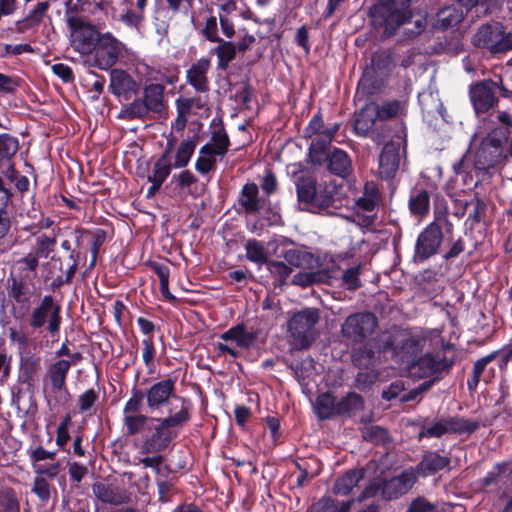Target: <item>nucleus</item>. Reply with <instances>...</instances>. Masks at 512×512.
Masks as SVG:
<instances>
[{"label":"nucleus","instance_id":"f257e3e1","mask_svg":"<svg viewBox=\"0 0 512 512\" xmlns=\"http://www.w3.org/2000/svg\"><path fill=\"white\" fill-rule=\"evenodd\" d=\"M183 404L173 414L151 418V425L143 436L142 453H161L178 436L179 430L190 422L192 413H189L188 403L183 401Z\"/></svg>","mask_w":512,"mask_h":512},{"label":"nucleus","instance_id":"f03ea898","mask_svg":"<svg viewBox=\"0 0 512 512\" xmlns=\"http://www.w3.org/2000/svg\"><path fill=\"white\" fill-rule=\"evenodd\" d=\"M411 0H379L369 9L370 23L382 39L396 31L412 18Z\"/></svg>","mask_w":512,"mask_h":512},{"label":"nucleus","instance_id":"7ed1b4c3","mask_svg":"<svg viewBox=\"0 0 512 512\" xmlns=\"http://www.w3.org/2000/svg\"><path fill=\"white\" fill-rule=\"evenodd\" d=\"M506 129H492L485 137L481 138L474 149L473 167L483 173L502 165L507 160L505 147L507 144Z\"/></svg>","mask_w":512,"mask_h":512},{"label":"nucleus","instance_id":"20e7f679","mask_svg":"<svg viewBox=\"0 0 512 512\" xmlns=\"http://www.w3.org/2000/svg\"><path fill=\"white\" fill-rule=\"evenodd\" d=\"M175 380L166 378L151 385L146 394V406L151 413L166 412L167 415L175 413L182 406L183 401L188 403L189 413H192V403L189 399L176 394Z\"/></svg>","mask_w":512,"mask_h":512},{"label":"nucleus","instance_id":"39448f33","mask_svg":"<svg viewBox=\"0 0 512 512\" xmlns=\"http://www.w3.org/2000/svg\"><path fill=\"white\" fill-rule=\"evenodd\" d=\"M471 42L476 48L493 55L502 54L512 50V32H506L502 23L492 21L480 25Z\"/></svg>","mask_w":512,"mask_h":512},{"label":"nucleus","instance_id":"423d86ee","mask_svg":"<svg viewBox=\"0 0 512 512\" xmlns=\"http://www.w3.org/2000/svg\"><path fill=\"white\" fill-rule=\"evenodd\" d=\"M320 320V311L316 308H305L295 313L288 322V331L296 349L309 348L317 337L316 324Z\"/></svg>","mask_w":512,"mask_h":512},{"label":"nucleus","instance_id":"0eeeda50","mask_svg":"<svg viewBox=\"0 0 512 512\" xmlns=\"http://www.w3.org/2000/svg\"><path fill=\"white\" fill-rule=\"evenodd\" d=\"M354 131L359 136L370 137L377 144L390 136V127L379 119L374 103L365 105L356 114Z\"/></svg>","mask_w":512,"mask_h":512},{"label":"nucleus","instance_id":"6e6552de","mask_svg":"<svg viewBox=\"0 0 512 512\" xmlns=\"http://www.w3.org/2000/svg\"><path fill=\"white\" fill-rule=\"evenodd\" d=\"M7 294L14 304L13 310L15 317L26 315L32 305V298L36 292L35 281L30 278L20 277L11 273L7 279Z\"/></svg>","mask_w":512,"mask_h":512},{"label":"nucleus","instance_id":"1a4fd4ad","mask_svg":"<svg viewBox=\"0 0 512 512\" xmlns=\"http://www.w3.org/2000/svg\"><path fill=\"white\" fill-rule=\"evenodd\" d=\"M423 344V339L400 331L386 341L384 349L391 351L398 362L409 366L422 352Z\"/></svg>","mask_w":512,"mask_h":512},{"label":"nucleus","instance_id":"9d476101","mask_svg":"<svg viewBox=\"0 0 512 512\" xmlns=\"http://www.w3.org/2000/svg\"><path fill=\"white\" fill-rule=\"evenodd\" d=\"M377 325L378 320L373 313H353L342 323L341 334L348 341L361 344L374 333Z\"/></svg>","mask_w":512,"mask_h":512},{"label":"nucleus","instance_id":"9b49d317","mask_svg":"<svg viewBox=\"0 0 512 512\" xmlns=\"http://www.w3.org/2000/svg\"><path fill=\"white\" fill-rule=\"evenodd\" d=\"M61 307L57 304L51 295L43 297L37 307H35L29 318V325L33 329H40L47 324V330L54 336L60 330Z\"/></svg>","mask_w":512,"mask_h":512},{"label":"nucleus","instance_id":"f8f14e48","mask_svg":"<svg viewBox=\"0 0 512 512\" xmlns=\"http://www.w3.org/2000/svg\"><path fill=\"white\" fill-rule=\"evenodd\" d=\"M67 23L76 49L81 53L92 52L103 34L96 26L78 16L69 17Z\"/></svg>","mask_w":512,"mask_h":512},{"label":"nucleus","instance_id":"ddd939ff","mask_svg":"<svg viewBox=\"0 0 512 512\" xmlns=\"http://www.w3.org/2000/svg\"><path fill=\"white\" fill-rule=\"evenodd\" d=\"M443 242L442 227L438 220L430 223L418 236L414 258L420 261L438 253Z\"/></svg>","mask_w":512,"mask_h":512},{"label":"nucleus","instance_id":"4468645a","mask_svg":"<svg viewBox=\"0 0 512 512\" xmlns=\"http://www.w3.org/2000/svg\"><path fill=\"white\" fill-rule=\"evenodd\" d=\"M124 45L111 33H104L94 48L95 65L102 70L111 68L119 59Z\"/></svg>","mask_w":512,"mask_h":512},{"label":"nucleus","instance_id":"2eb2a0df","mask_svg":"<svg viewBox=\"0 0 512 512\" xmlns=\"http://www.w3.org/2000/svg\"><path fill=\"white\" fill-rule=\"evenodd\" d=\"M496 88L498 84L492 80H483L470 85L469 96L477 115L486 113L497 105Z\"/></svg>","mask_w":512,"mask_h":512},{"label":"nucleus","instance_id":"dca6fc26","mask_svg":"<svg viewBox=\"0 0 512 512\" xmlns=\"http://www.w3.org/2000/svg\"><path fill=\"white\" fill-rule=\"evenodd\" d=\"M453 361L448 360L444 355L425 354L416 358L409 367L418 374L419 377H426L434 374H440L443 371H449Z\"/></svg>","mask_w":512,"mask_h":512},{"label":"nucleus","instance_id":"f3484780","mask_svg":"<svg viewBox=\"0 0 512 512\" xmlns=\"http://www.w3.org/2000/svg\"><path fill=\"white\" fill-rule=\"evenodd\" d=\"M92 492L99 501L110 505L128 504L131 501L130 493L124 487L113 483L95 482Z\"/></svg>","mask_w":512,"mask_h":512},{"label":"nucleus","instance_id":"a211bd4d","mask_svg":"<svg viewBox=\"0 0 512 512\" xmlns=\"http://www.w3.org/2000/svg\"><path fill=\"white\" fill-rule=\"evenodd\" d=\"M415 481V475L407 471L390 480L382 481V498L393 500L401 497L413 487Z\"/></svg>","mask_w":512,"mask_h":512},{"label":"nucleus","instance_id":"6ab92c4d","mask_svg":"<svg viewBox=\"0 0 512 512\" xmlns=\"http://www.w3.org/2000/svg\"><path fill=\"white\" fill-rule=\"evenodd\" d=\"M400 142H387L379 157V171L382 178L391 179L395 176L400 164Z\"/></svg>","mask_w":512,"mask_h":512},{"label":"nucleus","instance_id":"aec40b11","mask_svg":"<svg viewBox=\"0 0 512 512\" xmlns=\"http://www.w3.org/2000/svg\"><path fill=\"white\" fill-rule=\"evenodd\" d=\"M297 199L303 210L313 212L317 197V180L308 174L299 176L296 181Z\"/></svg>","mask_w":512,"mask_h":512},{"label":"nucleus","instance_id":"412c9836","mask_svg":"<svg viewBox=\"0 0 512 512\" xmlns=\"http://www.w3.org/2000/svg\"><path fill=\"white\" fill-rule=\"evenodd\" d=\"M389 78L365 67L358 83V93L365 96L380 95L386 90Z\"/></svg>","mask_w":512,"mask_h":512},{"label":"nucleus","instance_id":"4be33fe9","mask_svg":"<svg viewBox=\"0 0 512 512\" xmlns=\"http://www.w3.org/2000/svg\"><path fill=\"white\" fill-rule=\"evenodd\" d=\"M340 189L341 186H337L334 182L319 185L313 212H321L329 208H339L338 203L340 202Z\"/></svg>","mask_w":512,"mask_h":512},{"label":"nucleus","instance_id":"5701e85b","mask_svg":"<svg viewBox=\"0 0 512 512\" xmlns=\"http://www.w3.org/2000/svg\"><path fill=\"white\" fill-rule=\"evenodd\" d=\"M239 206L246 214L256 215L263 207V201L259 198V188L255 183H247L243 186L239 197Z\"/></svg>","mask_w":512,"mask_h":512},{"label":"nucleus","instance_id":"b1692460","mask_svg":"<svg viewBox=\"0 0 512 512\" xmlns=\"http://www.w3.org/2000/svg\"><path fill=\"white\" fill-rule=\"evenodd\" d=\"M451 463L449 457L441 456L437 452H426L416 466L418 475L426 477L443 470Z\"/></svg>","mask_w":512,"mask_h":512},{"label":"nucleus","instance_id":"393cba45","mask_svg":"<svg viewBox=\"0 0 512 512\" xmlns=\"http://www.w3.org/2000/svg\"><path fill=\"white\" fill-rule=\"evenodd\" d=\"M209 67L210 61L201 58L187 71V82L198 92H207L209 90L207 78Z\"/></svg>","mask_w":512,"mask_h":512},{"label":"nucleus","instance_id":"a878e982","mask_svg":"<svg viewBox=\"0 0 512 512\" xmlns=\"http://www.w3.org/2000/svg\"><path fill=\"white\" fill-rule=\"evenodd\" d=\"M110 78V89L112 93L117 96L127 98L129 93H135L137 91V83L124 70L113 69L110 73Z\"/></svg>","mask_w":512,"mask_h":512},{"label":"nucleus","instance_id":"bb28decb","mask_svg":"<svg viewBox=\"0 0 512 512\" xmlns=\"http://www.w3.org/2000/svg\"><path fill=\"white\" fill-rule=\"evenodd\" d=\"M396 65L395 54L390 49H379L372 54L370 64L366 65V68L390 77Z\"/></svg>","mask_w":512,"mask_h":512},{"label":"nucleus","instance_id":"cd10ccee","mask_svg":"<svg viewBox=\"0 0 512 512\" xmlns=\"http://www.w3.org/2000/svg\"><path fill=\"white\" fill-rule=\"evenodd\" d=\"M285 261L296 268L312 270L318 267L319 261L311 252L301 248H292L283 252Z\"/></svg>","mask_w":512,"mask_h":512},{"label":"nucleus","instance_id":"c85d7f7f","mask_svg":"<svg viewBox=\"0 0 512 512\" xmlns=\"http://www.w3.org/2000/svg\"><path fill=\"white\" fill-rule=\"evenodd\" d=\"M327 169L330 173L345 178L350 175L353 170L352 161L345 151L334 148L329 152Z\"/></svg>","mask_w":512,"mask_h":512},{"label":"nucleus","instance_id":"c756f323","mask_svg":"<svg viewBox=\"0 0 512 512\" xmlns=\"http://www.w3.org/2000/svg\"><path fill=\"white\" fill-rule=\"evenodd\" d=\"M71 368L69 360L59 359L48 367L47 375L50 380L52 392H67L66 378Z\"/></svg>","mask_w":512,"mask_h":512},{"label":"nucleus","instance_id":"7c9ffc66","mask_svg":"<svg viewBox=\"0 0 512 512\" xmlns=\"http://www.w3.org/2000/svg\"><path fill=\"white\" fill-rule=\"evenodd\" d=\"M365 473L366 471L364 468L351 469L345 472L344 475L335 481L333 486V493L342 496L349 494L352 489L357 486L358 483L364 478Z\"/></svg>","mask_w":512,"mask_h":512},{"label":"nucleus","instance_id":"2f4dec72","mask_svg":"<svg viewBox=\"0 0 512 512\" xmlns=\"http://www.w3.org/2000/svg\"><path fill=\"white\" fill-rule=\"evenodd\" d=\"M220 338L225 341H235L240 348H249L256 341L257 335L252 331H247L244 324H238L222 333Z\"/></svg>","mask_w":512,"mask_h":512},{"label":"nucleus","instance_id":"473e14b6","mask_svg":"<svg viewBox=\"0 0 512 512\" xmlns=\"http://www.w3.org/2000/svg\"><path fill=\"white\" fill-rule=\"evenodd\" d=\"M315 411L320 420L338 416V399L330 392L320 394L316 398Z\"/></svg>","mask_w":512,"mask_h":512},{"label":"nucleus","instance_id":"72a5a7b5","mask_svg":"<svg viewBox=\"0 0 512 512\" xmlns=\"http://www.w3.org/2000/svg\"><path fill=\"white\" fill-rule=\"evenodd\" d=\"M380 195L378 189L373 182L366 183L364 193L355 201V208L357 211L367 213H377Z\"/></svg>","mask_w":512,"mask_h":512},{"label":"nucleus","instance_id":"f704fd0d","mask_svg":"<svg viewBox=\"0 0 512 512\" xmlns=\"http://www.w3.org/2000/svg\"><path fill=\"white\" fill-rule=\"evenodd\" d=\"M374 105L379 119L385 123L387 120L405 115L407 111L406 101L398 99L387 100L382 104L374 103Z\"/></svg>","mask_w":512,"mask_h":512},{"label":"nucleus","instance_id":"c9c22d12","mask_svg":"<svg viewBox=\"0 0 512 512\" xmlns=\"http://www.w3.org/2000/svg\"><path fill=\"white\" fill-rule=\"evenodd\" d=\"M164 89L162 84H150L144 88L143 101L150 112L161 113L164 110Z\"/></svg>","mask_w":512,"mask_h":512},{"label":"nucleus","instance_id":"e433bc0d","mask_svg":"<svg viewBox=\"0 0 512 512\" xmlns=\"http://www.w3.org/2000/svg\"><path fill=\"white\" fill-rule=\"evenodd\" d=\"M350 357L352 364L358 369L374 367L376 362V352L368 344L352 348Z\"/></svg>","mask_w":512,"mask_h":512},{"label":"nucleus","instance_id":"4c0bfd02","mask_svg":"<svg viewBox=\"0 0 512 512\" xmlns=\"http://www.w3.org/2000/svg\"><path fill=\"white\" fill-rule=\"evenodd\" d=\"M173 149V143L169 142L163 155L156 161L153 167L152 175H149L148 181H155L157 184H163L171 172L170 153Z\"/></svg>","mask_w":512,"mask_h":512},{"label":"nucleus","instance_id":"58836bf2","mask_svg":"<svg viewBox=\"0 0 512 512\" xmlns=\"http://www.w3.org/2000/svg\"><path fill=\"white\" fill-rule=\"evenodd\" d=\"M364 409V399L356 392H349L338 399V416L351 417Z\"/></svg>","mask_w":512,"mask_h":512},{"label":"nucleus","instance_id":"ea45409f","mask_svg":"<svg viewBox=\"0 0 512 512\" xmlns=\"http://www.w3.org/2000/svg\"><path fill=\"white\" fill-rule=\"evenodd\" d=\"M444 421L447 427V433L471 434L480 426L477 420L466 419L459 416L444 418Z\"/></svg>","mask_w":512,"mask_h":512},{"label":"nucleus","instance_id":"a19ab883","mask_svg":"<svg viewBox=\"0 0 512 512\" xmlns=\"http://www.w3.org/2000/svg\"><path fill=\"white\" fill-rule=\"evenodd\" d=\"M330 278L327 270L299 272L293 276L292 283L305 288L316 283H329Z\"/></svg>","mask_w":512,"mask_h":512},{"label":"nucleus","instance_id":"79ce46f5","mask_svg":"<svg viewBox=\"0 0 512 512\" xmlns=\"http://www.w3.org/2000/svg\"><path fill=\"white\" fill-rule=\"evenodd\" d=\"M151 418L142 413L124 415L123 424L126 428V435L135 436L143 430L147 432L148 426L151 425Z\"/></svg>","mask_w":512,"mask_h":512},{"label":"nucleus","instance_id":"37998d69","mask_svg":"<svg viewBox=\"0 0 512 512\" xmlns=\"http://www.w3.org/2000/svg\"><path fill=\"white\" fill-rule=\"evenodd\" d=\"M48 8L49 3L47 1L38 3L35 9L32 10L24 19L17 21L16 25L18 32H24L33 26L39 25Z\"/></svg>","mask_w":512,"mask_h":512},{"label":"nucleus","instance_id":"c03bdc74","mask_svg":"<svg viewBox=\"0 0 512 512\" xmlns=\"http://www.w3.org/2000/svg\"><path fill=\"white\" fill-rule=\"evenodd\" d=\"M409 209L414 216L423 217L430 209V195L426 190L415 191L409 199Z\"/></svg>","mask_w":512,"mask_h":512},{"label":"nucleus","instance_id":"a18cd8bd","mask_svg":"<svg viewBox=\"0 0 512 512\" xmlns=\"http://www.w3.org/2000/svg\"><path fill=\"white\" fill-rule=\"evenodd\" d=\"M214 152L220 157H223L230 146L229 136L225 131L223 124L216 126L211 135V142L207 143Z\"/></svg>","mask_w":512,"mask_h":512},{"label":"nucleus","instance_id":"49530a36","mask_svg":"<svg viewBox=\"0 0 512 512\" xmlns=\"http://www.w3.org/2000/svg\"><path fill=\"white\" fill-rule=\"evenodd\" d=\"M196 146L197 136H195L193 139L183 140L177 148L174 167L183 168L187 166L195 151Z\"/></svg>","mask_w":512,"mask_h":512},{"label":"nucleus","instance_id":"de8ad7c7","mask_svg":"<svg viewBox=\"0 0 512 512\" xmlns=\"http://www.w3.org/2000/svg\"><path fill=\"white\" fill-rule=\"evenodd\" d=\"M246 258L256 264H267L269 259L265 246L256 239H249L245 244Z\"/></svg>","mask_w":512,"mask_h":512},{"label":"nucleus","instance_id":"09e8293b","mask_svg":"<svg viewBox=\"0 0 512 512\" xmlns=\"http://www.w3.org/2000/svg\"><path fill=\"white\" fill-rule=\"evenodd\" d=\"M217 43L219 45L215 48V53L218 57V69L226 70L229 63L235 58L237 48L233 42L223 39Z\"/></svg>","mask_w":512,"mask_h":512},{"label":"nucleus","instance_id":"8fccbe9b","mask_svg":"<svg viewBox=\"0 0 512 512\" xmlns=\"http://www.w3.org/2000/svg\"><path fill=\"white\" fill-rule=\"evenodd\" d=\"M38 258L35 257L31 252L27 254L24 258L17 261V271L13 272L14 275L20 277H28L31 280H36L37 278V267H38Z\"/></svg>","mask_w":512,"mask_h":512},{"label":"nucleus","instance_id":"3c124183","mask_svg":"<svg viewBox=\"0 0 512 512\" xmlns=\"http://www.w3.org/2000/svg\"><path fill=\"white\" fill-rule=\"evenodd\" d=\"M364 440L376 445H387L391 442V437L386 428L378 425H370L362 431Z\"/></svg>","mask_w":512,"mask_h":512},{"label":"nucleus","instance_id":"603ef678","mask_svg":"<svg viewBox=\"0 0 512 512\" xmlns=\"http://www.w3.org/2000/svg\"><path fill=\"white\" fill-rule=\"evenodd\" d=\"M200 157L196 161L195 168L201 174H207L216 168V156L209 145H204L199 150Z\"/></svg>","mask_w":512,"mask_h":512},{"label":"nucleus","instance_id":"864d4df0","mask_svg":"<svg viewBox=\"0 0 512 512\" xmlns=\"http://www.w3.org/2000/svg\"><path fill=\"white\" fill-rule=\"evenodd\" d=\"M150 111L143 99H135L120 112L119 117L126 120L144 119Z\"/></svg>","mask_w":512,"mask_h":512},{"label":"nucleus","instance_id":"5fc2aeb1","mask_svg":"<svg viewBox=\"0 0 512 512\" xmlns=\"http://www.w3.org/2000/svg\"><path fill=\"white\" fill-rule=\"evenodd\" d=\"M437 16L443 29L455 27L463 20V12L451 6L440 10Z\"/></svg>","mask_w":512,"mask_h":512},{"label":"nucleus","instance_id":"6e6d98bb","mask_svg":"<svg viewBox=\"0 0 512 512\" xmlns=\"http://www.w3.org/2000/svg\"><path fill=\"white\" fill-rule=\"evenodd\" d=\"M497 352H493L481 359H478L473 365V371L471 377L467 381L469 391H474L480 381V377L485 370L486 366L496 358Z\"/></svg>","mask_w":512,"mask_h":512},{"label":"nucleus","instance_id":"4d7b16f0","mask_svg":"<svg viewBox=\"0 0 512 512\" xmlns=\"http://www.w3.org/2000/svg\"><path fill=\"white\" fill-rule=\"evenodd\" d=\"M359 370L355 377L354 387L360 391H365L377 381L379 372L374 367Z\"/></svg>","mask_w":512,"mask_h":512},{"label":"nucleus","instance_id":"13d9d810","mask_svg":"<svg viewBox=\"0 0 512 512\" xmlns=\"http://www.w3.org/2000/svg\"><path fill=\"white\" fill-rule=\"evenodd\" d=\"M61 247L66 251H70L69 259L71 260V264L69 265L68 269L65 272L66 277L64 279L61 276H58L55 279V282H57L58 286L64 283L68 284L71 282L74 274L76 273L79 259V254L75 253V251L71 249V244L68 240L63 241Z\"/></svg>","mask_w":512,"mask_h":512},{"label":"nucleus","instance_id":"bf43d9fd","mask_svg":"<svg viewBox=\"0 0 512 512\" xmlns=\"http://www.w3.org/2000/svg\"><path fill=\"white\" fill-rule=\"evenodd\" d=\"M19 149L17 138L8 134L0 135V160H11Z\"/></svg>","mask_w":512,"mask_h":512},{"label":"nucleus","instance_id":"052dcab7","mask_svg":"<svg viewBox=\"0 0 512 512\" xmlns=\"http://www.w3.org/2000/svg\"><path fill=\"white\" fill-rule=\"evenodd\" d=\"M56 239L46 235H40L36 238V245L31 252L35 257L47 258L49 254L54 250Z\"/></svg>","mask_w":512,"mask_h":512},{"label":"nucleus","instance_id":"680f3d73","mask_svg":"<svg viewBox=\"0 0 512 512\" xmlns=\"http://www.w3.org/2000/svg\"><path fill=\"white\" fill-rule=\"evenodd\" d=\"M131 398L126 402L123 414L124 415H130V414H138L140 413V410L143 405V400H146V394L140 389L133 388Z\"/></svg>","mask_w":512,"mask_h":512},{"label":"nucleus","instance_id":"e2e57ef3","mask_svg":"<svg viewBox=\"0 0 512 512\" xmlns=\"http://www.w3.org/2000/svg\"><path fill=\"white\" fill-rule=\"evenodd\" d=\"M266 265L270 273L278 278L280 284H284L292 272V269L281 261L269 260Z\"/></svg>","mask_w":512,"mask_h":512},{"label":"nucleus","instance_id":"0e129e2a","mask_svg":"<svg viewBox=\"0 0 512 512\" xmlns=\"http://www.w3.org/2000/svg\"><path fill=\"white\" fill-rule=\"evenodd\" d=\"M360 271L361 265H357L343 272L342 281L346 289L356 290L361 286V282L359 279Z\"/></svg>","mask_w":512,"mask_h":512},{"label":"nucleus","instance_id":"69168bd1","mask_svg":"<svg viewBox=\"0 0 512 512\" xmlns=\"http://www.w3.org/2000/svg\"><path fill=\"white\" fill-rule=\"evenodd\" d=\"M447 433V427L445 425L444 418L439 419L435 423L430 426L422 427L418 434V438L422 439L424 437H441Z\"/></svg>","mask_w":512,"mask_h":512},{"label":"nucleus","instance_id":"338daca9","mask_svg":"<svg viewBox=\"0 0 512 512\" xmlns=\"http://www.w3.org/2000/svg\"><path fill=\"white\" fill-rule=\"evenodd\" d=\"M177 110H180V113H186L190 115L192 109L195 107L197 109H202L204 107V103L202 102L200 97L193 98H178L176 100Z\"/></svg>","mask_w":512,"mask_h":512},{"label":"nucleus","instance_id":"774afa93","mask_svg":"<svg viewBox=\"0 0 512 512\" xmlns=\"http://www.w3.org/2000/svg\"><path fill=\"white\" fill-rule=\"evenodd\" d=\"M32 492L35 493L42 502L50 499V484L44 477L37 476L34 480Z\"/></svg>","mask_w":512,"mask_h":512}]
</instances>
